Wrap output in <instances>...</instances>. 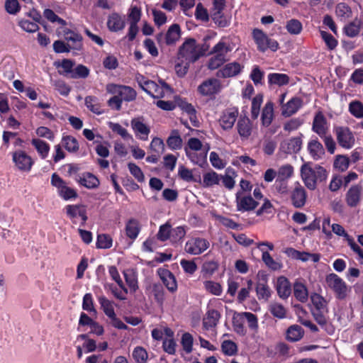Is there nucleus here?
Wrapping results in <instances>:
<instances>
[{"mask_svg":"<svg viewBox=\"0 0 363 363\" xmlns=\"http://www.w3.org/2000/svg\"><path fill=\"white\" fill-rule=\"evenodd\" d=\"M312 162H305L301 167V177L305 186L311 191L317 188L318 183L325 182L328 172L326 169L320 165L312 166Z\"/></svg>","mask_w":363,"mask_h":363,"instance_id":"obj_1","label":"nucleus"},{"mask_svg":"<svg viewBox=\"0 0 363 363\" xmlns=\"http://www.w3.org/2000/svg\"><path fill=\"white\" fill-rule=\"evenodd\" d=\"M201 57L202 53L199 52V45L194 38H186L178 50V58L184 60L187 64L194 63Z\"/></svg>","mask_w":363,"mask_h":363,"instance_id":"obj_2","label":"nucleus"},{"mask_svg":"<svg viewBox=\"0 0 363 363\" xmlns=\"http://www.w3.org/2000/svg\"><path fill=\"white\" fill-rule=\"evenodd\" d=\"M50 184L57 189L58 196L65 201L76 199L78 197L77 190L68 186L67 182L57 173L52 174Z\"/></svg>","mask_w":363,"mask_h":363,"instance_id":"obj_3","label":"nucleus"},{"mask_svg":"<svg viewBox=\"0 0 363 363\" xmlns=\"http://www.w3.org/2000/svg\"><path fill=\"white\" fill-rule=\"evenodd\" d=\"M252 38L257 45V50L260 52H264L268 49L275 52L279 48V43L274 39L269 38L260 29L255 28L252 30Z\"/></svg>","mask_w":363,"mask_h":363,"instance_id":"obj_4","label":"nucleus"},{"mask_svg":"<svg viewBox=\"0 0 363 363\" xmlns=\"http://www.w3.org/2000/svg\"><path fill=\"white\" fill-rule=\"evenodd\" d=\"M222 89L220 81L215 77L208 78L203 80L197 87V93L204 97L215 98Z\"/></svg>","mask_w":363,"mask_h":363,"instance_id":"obj_5","label":"nucleus"},{"mask_svg":"<svg viewBox=\"0 0 363 363\" xmlns=\"http://www.w3.org/2000/svg\"><path fill=\"white\" fill-rule=\"evenodd\" d=\"M325 281L337 299L343 300L347 295V286L345 281L338 275L331 273L326 277Z\"/></svg>","mask_w":363,"mask_h":363,"instance_id":"obj_6","label":"nucleus"},{"mask_svg":"<svg viewBox=\"0 0 363 363\" xmlns=\"http://www.w3.org/2000/svg\"><path fill=\"white\" fill-rule=\"evenodd\" d=\"M106 91L108 94L116 95L119 99L121 98L122 101H134L137 96L135 90L130 86L116 84H107Z\"/></svg>","mask_w":363,"mask_h":363,"instance_id":"obj_7","label":"nucleus"},{"mask_svg":"<svg viewBox=\"0 0 363 363\" xmlns=\"http://www.w3.org/2000/svg\"><path fill=\"white\" fill-rule=\"evenodd\" d=\"M334 132L340 146L347 150L351 149L354 146L355 138L350 128L337 126L334 128Z\"/></svg>","mask_w":363,"mask_h":363,"instance_id":"obj_8","label":"nucleus"},{"mask_svg":"<svg viewBox=\"0 0 363 363\" xmlns=\"http://www.w3.org/2000/svg\"><path fill=\"white\" fill-rule=\"evenodd\" d=\"M209 246L210 243L206 239L193 237L186 242L184 250L189 255H199L206 251Z\"/></svg>","mask_w":363,"mask_h":363,"instance_id":"obj_9","label":"nucleus"},{"mask_svg":"<svg viewBox=\"0 0 363 363\" xmlns=\"http://www.w3.org/2000/svg\"><path fill=\"white\" fill-rule=\"evenodd\" d=\"M238 118V108L235 106L229 107L222 111L218 123L223 130H230L233 128Z\"/></svg>","mask_w":363,"mask_h":363,"instance_id":"obj_10","label":"nucleus"},{"mask_svg":"<svg viewBox=\"0 0 363 363\" xmlns=\"http://www.w3.org/2000/svg\"><path fill=\"white\" fill-rule=\"evenodd\" d=\"M289 198L291 205L296 208H301L306 205L307 192L298 182L294 184V188L290 191Z\"/></svg>","mask_w":363,"mask_h":363,"instance_id":"obj_11","label":"nucleus"},{"mask_svg":"<svg viewBox=\"0 0 363 363\" xmlns=\"http://www.w3.org/2000/svg\"><path fill=\"white\" fill-rule=\"evenodd\" d=\"M130 125L138 139L143 141L148 140L151 130L150 127L145 123V118L143 116L132 118Z\"/></svg>","mask_w":363,"mask_h":363,"instance_id":"obj_12","label":"nucleus"},{"mask_svg":"<svg viewBox=\"0 0 363 363\" xmlns=\"http://www.w3.org/2000/svg\"><path fill=\"white\" fill-rule=\"evenodd\" d=\"M12 159L16 167L22 172H30L34 164L31 157L23 150L13 152Z\"/></svg>","mask_w":363,"mask_h":363,"instance_id":"obj_13","label":"nucleus"},{"mask_svg":"<svg viewBox=\"0 0 363 363\" xmlns=\"http://www.w3.org/2000/svg\"><path fill=\"white\" fill-rule=\"evenodd\" d=\"M66 214L72 220V223L76 224V218L79 216L82 219L81 225L84 226L88 220L86 206L82 204H69L66 206Z\"/></svg>","mask_w":363,"mask_h":363,"instance_id":"obj_14","label":"nucleus"},{"mask_svg":"<svg viewBox=\"0 0 363 363\" xmlns=\"http://www.w3.org/2000/svg\"><path fill=\"white\" fill-rule=\"evenodd\" d=\"M175 102L177 106L189 116L191 125L194 127L199 128L200 126V122L196 116V110L194 106L185 99H182L179 96L175 98Z\"/></svg>","mask_w":363,"mask_h":363,"instance_id":"obj_15","label":"nucleus"},{"mask_svg":"<svg viewBox=\"0 0 363 363\" xmlns=\"http://www.w3.org/2000/svg\"><path fill=\"white\" fill-rule=\"evenodd\" d=\"M160 85L152 81L147 84V88L145 91L154 99L163 98L167 92H172V89L168 84L162 80H160Z\"/></svg>","mask_w":363,"mask_h":363,"instance_id":"obj_16","label":"nucleus"},{"mask_svg":"<svg viewBox=\"0 0 363 363\" xmlns=\"http://www.w3.org/2000/svg\"><path fill=\"white\" fill-rule=\"evenodd\" d=\"M236 129L242 140H247L253 130L252 122L246 115H241L238 119Z\"/></svg>","mask_w":363,"mask_h":363,"instance_id":"obj_17","label":"nucleus"},{"mask_svg":"<svg viewBox=\"0 0 363 363\" xmlns=\"http://www.w3.org/2000/svg\"><path fill=\"white\" fill-rule=\"evenodd\" d=\"M258 281L256 285V293L259 300L267 301L271 296V290L268 286V277L267 274L259 272Z\"/></svg>","mask_w":363,"mask_h":363,"instance_id":"obj_18","label":"nucleus"},{"mask_svg":"<svg viewBox=\"0 0 363 363\" xmlns=\"http://www.w3.org/2000/svg\"><path fill=\"white\" fill-rule=\"evenodd\" d=\"M244 69V65L238 62H233L225 64L220 69L216 76L221 78H230L240 74Z\"/></svg>","mask_w":363,"mask_h":363,"instance_id":"obj_19","label":"nucleus"},{"mask_svg":"<svg viewBox=\"0 0 363 363\" xmlns=\"http://www.w3.org/2000/svg\"><path fill=\"white\" fill-rule=\"evenodd\" d=\"M74 180L80 185L88 189H97L100 185V180L94 174L85 172L82 175L74 177Z\"/></svg>","mask_w":363,"mask_h":363,"instance_id":"obj_20","label":"nucleus"},{"mask_svg":"<svg viewBox=\"0 0 363 363\" xmlns=\"http://www.w3.org/2000/svg\"><path fill=\"white\" fill-rule=\"evenodd\" d=\"M236 203L237 210L241 212L253 211L259 205V202L250 195L240 196L239 193L236 194Z\"/></svg>","mask_w":363,"mask_h":363,"instance_id":"obj_21","label":"nucleus"},{"mask_svg":"<svg viewBox=\"0 0 363 363\" xmlns=\"http://www.w3.org/2000/svg\"><path fill=\"white\" fill-rule=\"evenodd\" d=\"M303 134L299 133V136L293 137L288 141H284L280 145V150L286 154L298 153L302 147Z\"/></svg>","mask_w":363,"mask_h":363,"instance_id":"obj_22","label":"nucleus"},{"mask_svg":"<svg viewBox=\"0 0 363 363\" xmlns=\"http://www.w3.org/2000/svg\"><path fill=\"white\" fill-rule=\"evenodd\" d=\"M362 186L360 184L352 185L345 194V201L350 208L356 207L362 198Z\"/></svg>","mask_w":363,"mask_h":363,"instance_id":"obj_23","label":"nucleus"},{"mask_svg":"<svg viewBox=\"0 0 363 363\" xmlns=\"http://www.w3.org/2000/svg\"><path fill=\"white\" fill-rule=\"evenodd\" d=\"M328 128L327 120L322 111L315 113L312 124V130L318 134L320 138L327 134Z\"/></svg>","mask_w":363,"mask_h":363,"instance_id":"obj_24","label":"nucleus"},{"mask_svg":"<svg viewBox=\"0 0 363 363\" xmlns=\"http://www.w3.org/2000/svg\"><path fill=\"white\" fill-rule=\"evenodd\" d=\"M303 101L298 96H294L289 101H288L281 110V116L288 118L298 111V110L303 106Z\"/></svg>","mask_w":363,"mask_h":363,"instance_id":"obj_25","label":"nucleus"},{"mask_svg":"<svg viewBox=\"0 0 363 363\" xmlns=\"http://www.w3.org/2000/svg\"><path fill=\"white\" fill-rule=\"evenodd\" d=\"M157 272L168 291L171 293L177 291V281L173 273L165 269H160Z\"/></svg>","mask_w":363,"mask_h":363,"instance_id":"obj_26","label":"nucleus"},{"mask_svg":"<svg viewBox=\"0 0 363 363\" xmlns=\"http://www.w3.org/2000/svg\"><path fill=\"white\" fill-rule=\"evenodd\" d=\"M307 150L310 156L314 160H319L322 159L325 153L322 143L316 137L308 141L307 145Z\"/></svg>","mask_w":363,"mask_h":363,"instance_id":"obj_27","label":"nucleus"},{"mask_svg":"<svg viewBox=\"0 0 363 363\" xmlns=\"http://www.w3.org/2000/svg\"><path fill=\"white\" fill-rule=\"evenodd\" d=\"M63 35L65 40L72 43V45H71V47L73 50L81 51L82 50L83 38L81 34L69 28H65L63 29Z\"/></svg>","mask_w":363,"mask_h":363,"instance_id":"obj_28","label":"nucleus"},{"mask_svg":"<svg viewBox=\"0 0 363 363\" xmlns=\"http://www.w3.org/2000/svg\"><path fill=\"white\" fill-rule=\"evenodd\" d=\"M220 313L215 309L208 310L203 319V327L209 330L218 325L220 318Z\"/></svg>","mask_w":363,"mask_h":363,"instance_id":"obj_29","label":"nucleus"},{"mask_svg":"<svg viewBox=\"0 0 363 363\" xmlns=\"http://www.w3.org/2000/svg\"><path fill=\"white\" fill-rule=\"evenodd\" d=\"M277 291L279 296L282 299H286L291 294V285L285 277H279L277 279Z\"/></svg>","mask_w":363,"mask_h":363,"instance_id":"obj_30","label":"nucleus"},{"mask_svg":"<svg viewBox=\"0 0 363 363\" xmlns=\"http://www.w3.org/2000/svg\"><path fill=\"white\" fill-rule=\"evenodd\" d=\"M325 311H313L312 315L316 323L325 330L328 334L333 335L335 332L333 325L328 322L326 317L323 314Z\"/></svg>","mask_w":363,"mask_h":363,"instance_id":"obj_31","label":"nucleus"},{"mask_svg":"<svg viewBox=\"0 0 363 363\" xmlns=\"http://www.w3.org/2000/svg\"><path fill=\"white\" fill-rule=\"evenodd\" d=\"M125 21L117 13H111L107 20V27L110 31L117 32L121 30L125 27Z\"/></svg>","mask_w":363,"mask_h":363,"instance_id":"obj_32","label":"nucleus"},{"mask_svg":"<svg viewBox=\"0 0 363 363\" xmlns=\"http://www.w3.org/2000/svg\"><path fill=\"white\" fill-rule=\"evenodd\" d=\"M125 235L132 240H135L140 232V225L139 221L135 218L129 219L125 224Z\"/></svg>","mask_w":363,"mask_h":363,"instance_id":"obj_33","label":"nucleus"},{"mask_svg":"<svg viewBox=\"0 0 363 363\" xmlns=\"http://www.w3.org/2000/svg\"><path fill=\"white\" fill-rule=\"evenodd\" d=\"M274 104L272 102H267L264 106L262 115H261V123L264 127H269L273 119H274Z\"/></svg>","mask_w":363,"mask_h":363,"instance_id":"obj_34","label":"nucleus"},{"mask_svg":"<svg viewBox=\"0 0 363 363\" xmlns=\"http://www.w3.org/2000/svg\"><path fill=\"white\" fill-rule=\"evenodd\" d=\"M181 36V28L179 24H172L165 34V44L174 45Z\"/></svg>","mask_w":363,"mask_h":363,"instance_id":"obj_35","label":"nucleus"},{"mask_svg":"<svg viewBox=\"0 0 363 363\" xmlns=\"http://www.w3.org/2000/svg\"><path fill=\"white\" fill-rule=\"evenodd\" d=\"M183 140L178 130H172L167 139V145L172 150H180L182 147Z\"/></svg>","mask_w":363,"mask_h":363,"instance_id":"obj_36","label":"nucleus"},{"mask_svg":"<svg viewBox=\"0 0 363 363\" xmlns=\"http://www.w3.org/2000/svg\"><path fill=\"white\" fill-rule=\"evenodd\" d=\"M267 77L269 85L281 86L288 84L290 81L289 77L283 73H269Z\"/></svg>","mask_w":363,"mask_h":363,"instance_id":"obj_37","label":"nucleus"},{"mask_svg":"<svg viewBox=\"0 0 363 363\" xmlns=\"http://www.w3.org/2000/svg\"><path fill=\"white\" fill-rule=\"evenodd\" d=\"M31 145L35 148L42 159H45L49 153L50 147V145L39 138H33L31 140Z\"/></svg>","mask_w":363,"mask_h":363,"instance_id":"obj_38","label":"nucleus"},{"mask_svg":"<svg viewBox=\"0 0 363 363\" xmlns=\"http://www.w3.org/2000/svg\"><path fill=\"white\" fill-rule=\"evenodd\" d=\"M294 296L301 303H306L308 298V289L305 284L301 282H295L294 284Z\"/></svg>","mask_w":363,"mask_h":363,"instance_id":"obj_39","label":"nucleus"},{"mask_svg":"<svg viewBox=\"0 0 363 363\" xmlns=\"http://www.w3.org/2000/svg\"><path fill=\"white\" fill-rule=\"evenodd\" d=\"M245 319L242 313H235L233 317V327L234 331L240 335H245L247 330L244 327Z\"/></svg>","mask_w":363,"mask_h":363,"instance_id":"obj_40","label":"nucleus"},{"mask_svg":"<svg viewBox=\"0 0 363 363\" xmlns=\"http://www.w3.org/2000/svg\"><path fill=\"white\" fill-rule=\"evenodd\" d=\"M303 335V330L300 325H293L287 329L286 339L291 342L298 341Z\"/></svg>","mask_w":363,"mask_h":363,"instance_id":"obj_41","label":"nucleus"},{"mask_svg":"<svg viewBox=\"0 0 363 363\" xmlns=\"http://www.w3.org/2000/svg\"><path fill=\"white\" fill-rule=\"evenodd\" d=\"M85 105L86 108L94 113L97 115L101 114L103 113L101 110V106L100 103L99 102V99L96 96H87L85 97Z\"/></svg>","mask_w":363,"mask_h":363,"instance_id":"obj_42","label":"nucleus"},{"mask_svg":"<svg viewBox=\"0 0 363 363\" xmlns=\"http://www.w3.org/2000/svg\"><path fill=\"white\" fill-rule=\"evenodd\" d=\"M268 310L274 318L278 319H284L286 317V309L279 303H271Z\"/></svg>","mask_w":363,"mask_h":363,"instance_id":"obj_43","label":"nucleus"},{"mask_svg":"<svg viewBox=\"0 0 363 363\" xmlns=\"http://www.w3.org/2000/svg\"><path fill=\"white\" fill-rule=\"evenodd\" d=\"M350 166V158L345 155H337L333 162L334 169L340 172H345Z\"/></svg>","mask_w":363,"mask_h":363,"instance_id":"obj_44","label":"nucleus"},{"mask_svg":"<svg viewBox=\"0 0 363 363\" xmlns=\"http://www.w3.org/2000/svg\"><path fill=\"white\" fill-rule=\"evenodd\" d=\"M54 65L56 68H62L63 72L59 70V73L60 74H63L65 76H67L68 74L71 75L73 71V67L74 65V62L69 59H63L61 62L56 61L54 62Z\"/></svg>","mask_w":363,"mask_h":363,"instance_id":"obj_45","label":"nucleus"},{"mask_svg":"<svg viewBox=\"0 0 363 363\" xmlns=\"http://www.w3.org/2000/svg\"><path fill=\"white\" fill-rule=\"evenodd\" d=\"M125 281L132 292H135L138 289L137 274L133 271L128 269L123 272Z\"/></svg>","mask_w":363,"mask_h":363,"instance_id":"obj_46","label":"nucleus"},{"mask_svg":"<svg viewBox=\"0 0 363 363\" xmlns=\"http://www.w3.org/2000/svg\"><path fill=\"white\" fill-rule=\"evenodd\" d=\"M99 303L101 309L107 317L113 316L115 313L113 302L108 300L106 296H101L98 297Z\"/></svg>","mask_w":363,"mask_h":363,"instance_id":"obj_47","label":"nucleus"},{"mask_svg":"<svg viewBox=\"0 0 363 363\" xmlns=\"http://www.w3.org/2000/svg\"><path fill=\"white\" fill-rule=\"evenodd\" d=\"M211 16L214 23L220 28H225L230 24L231 17L223 12L213 11Z\"/></svg>","mask_w":363,"mask_h":363,"instance_id":"obj_48","label":"nucleus"},{"mask_svg":"<svg viewBox=\"0 0 363 363\" xmlns=\"http://www.w3.org/2000/svg\"><path fill=\"white\" fill-rule=\"evenodd\" d=\"M218 262L214 260L206 261L201 267V272L205 278L211 277L218 269Z\"/></svg>","mask_w":363,"mask_h":363,"instance_id":"obj_49","label":"nucleus"},{"mask_svg":"<svg viewBox=\"0 0 363 363\" xmlns=\"http://www.w3.org/2000/svg\"><path fill=\"white\" fill-rule=\"evenodd\" d=\"M62 145L69 152H76L79 150L77 140L72 135H65L62 139Z\"/></svg>","mask_w":363,"mask_h":363,"instance_id":"obj_50","label":"nucleus"},{"mask_svg":"<svg viewBox=\"0 0 363 363\" xmlns=\"http://www.w3.org/2000/svg\"><path fill=\"white\" fill-rule=\"evenodd\" d=\"M311 301L315 308L314 311H328L326 300L320 294L313 293L311 295Z\"/></svg>","mask_w":363,"mask_h":363,"instance_id":"obj_51","label":"nucleus"},{"mask_svg":"<svg viewBox=\"0 0 363 363\" xmlns=\"http://www.w3.org/2000/svg\"><path fill=\"white\" fill-rule=\"evenodd\" d=\"M186 233L185 226H177L171 229L169 240L172 244H177L182 241Z\"/></svg>","mask_w":363,"mask_h":363,"instance_id":"obj_52","label":"nucleus"},{"mask_svg":"<svg viewBox=\"0 0 363 363\" xmlns=\"http://www.w3.org/2000/svg\"><path fill=\"white\" fill-rule=\"evenodd\" d=\"M220 176L214 171L205 173L203 176V186L204 187H210L220 182Z\"/></svg>","mask_w":363,"mask_h":363,"instance_id":"obj_53","label":"nucleus"},{"mask_svg":"<svg viewBox=\"0 0 363 363\" xmlns=\"http://www.w3.org/2000/svg\"><path fill=\"white\" fill-rule=\"evenodd\" d=\"M203 286L205 290L215 296H220L222 294L223 289L221 285L213 281H203Z\"/></svg>","mask_w":363,"mask_h":363,"instance_id":"obj_54","label":"nucleus"},{"mask_svg":"<svg viewBox=\"0 0 363 363\" xmlns=\"http://www.w3.org/2000/svg\"><path fill=\"white\" fill-rule=\"evenodd\" d=\"M113 240L108 234H100L97 235L96 247L99 249H109L112 247Z\"/></svg>","mask_w":363,"mask_h":363,"instance_id":"obj_55","label":"nucleus"},{"mask_svg":"<svg viewBox=\"0 0 363 363\" xmlns=\"http://www.w3.org/2000/svg\"><path fill=\"white\" fill-rule=\"evenodd\" d=\"M89 69L84 65H78L69 75L72 79H85L89 75Z\"/></svg>","mask_w":363,"mask_h":363,"instance_id":"obj_56","label":"nucleus"},{"mask_svg":"<svg viewBox=\"0 0 363 363\" xmlns=\"http://www.w3.org/2000/svg\"><path fill=\"white\" fill-rule=\"evenodd\" d=\"M109 128L111 130L119 135L123 139L125 140H133V136L129 134L125 128L121 124L117 123H109Z\"/></svg>","mask_w":363,"mask_h":363,"instance_id":"obj_57","label":"nucleus"},{"mask_svg":"<svg viewBox=\"0 0 363 363\" xmlns=\"http://www.w3.org/2000/svg\"><path fill=\"white\" fill-rule=\"evenodd\" d=\"M172 225L169 222L160 226L157 238L161 242H165L171 237Z\"/></svg>","mask_w":363,"mask_h":363,"instance_id":"obj_58","label":"nucleus"},{"mask_svg":"<svg viewBox=\"0 0 363 363\" xmlns=\"http://www.w3.org/2000/svg\"><path fill=\"white\" fill-rule=\"evenodd\" d=\"M108 273L112 278L113 280H114L118 286L121 288V289L124 292L125 294H127L128 293V289L124 285L120 274L118 273V269L116 266H111L108 267Z\"/></svg>","mask_w":363,"mask_h":363,"instance_id":"obj_59","label":"nucleus"},{"mask_svg":"<svg viewBox=\"0 0 363 363\" xmlns=\"http://www.w3.org/2000/svg\"><path fill=\"white\" fill-rule=\"evenodd\" d=\"M286 28L290 34L298 35L302 31L303 26L300 21L293 18L287 21Z\"/></svg>","mask_w":363,"mask_h":363,"instance_id":"obj_60","label":"nucleus"},{"mask_svg":"<svg viewBox=\"0 0 363 363\" xmlns=\"http://www.w3.org/2000/svg\"><path fill=\"white\" fill-rule=\"evenodd\" d=\"M350 113L357 118H363V104L359 101H351L349 104Z\"/></svg>","mask_w":363,"mask_h":363,"instance_id":"obj_61","label":"nucleus"},{"mask_svg":"<svg viewBox=\"0 0 363 363\" xmlns=\"http://www.w3.org/2000/svg\"><path fill=\"white\" fill-rule=\"evenodd\" d=\"M226 59L223 54L215 55L208 60L207 66L209 69L214 70L223 65Z\"/></svg>","mask_w":363,"mask_h":363,"instance_id":"obj_62","label":"nucleus"},{"mask_svg":"<svg viewBox=\"0 0 363 363\" xmlns=\"http://www.w3.org/2000/svg\"><path fill=\"white\" fill-rule=\"evenodd\" d=\"M152 293L155 301L160 305L162 306L164 300V290L163 286L160 284H155L152 286Z\"/></svg>","mask_w":363,"mask_h":363,"instance_id":"obj_63","label":"nucleus"},{"mask_svg":"<svg viewBox=\"0 0 363 363\" xmlns=\"http://www.w3.org/2000/svg\"><path fill=\"white\" fill-rule=\"evenodd\" d=\"M133 357L137 363H145L148 354L145 349L143 347H136L133 352Z\"/></svg>","mask_w":363,"mask_h":363,"instance_id":"obj_64","label":"nucleus"}]
</instances>
